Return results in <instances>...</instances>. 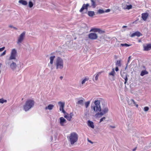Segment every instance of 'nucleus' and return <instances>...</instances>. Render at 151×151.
Returning <instances> with one entry per match:
<instances>
[{"mask_svg":"<svg viewBox=\"0 0 151 151\" xmlns=\"http://www.w3.org/2000/svg\"><path fill=\"white\" fill-rule=\"evenodd\" d=\"M67 138L70 144L73 145L78 141V135L76 132H73L71 133L67 137Z\"/></svg>","mask_w":151,"mask_h":151,"instance_id":"obj_1","label":"nucleus"},{"mask_svg":"<svg viewBox=\"0 0 151 151\" xmlns=\"http://www.w3.org/2000/svg\"><path fill=\"white\" fill-rule=\"evenodd\" d=\"M34 104L35 102L33 100L31 99L27 100L23 106L24 110L25 111H28L34 106Z\"/></svg>","mask_w":151,"mask_h":151,"instance_id":"obj_2","label":"nucleus"},{"mask_svg":"<svg viewBox=\"0 0 151 151\" xmlns=\"http://www.w3.org/2000/svg\"><path fill=\"white\" fill-rule=\"evenodd\" d=\"M55 65L57 69H62L63 67V61L62 58L58 57L56 59Z\"/></svg>","mask_w":151,"mask_h":151,"instance_id":"obj_3","label":"nucleus"},{"mask_svg":"<svg viewBox=\"0 0 151 151\" xmlns=\"http://www.w3.org/2000/svg\"><path fill=\"white\" fill-rule=\"evenodd\" d=\"M6 65H9L10 68L13 71L16 70L17 65L15 62H14L12 60H8L6 62Z\"/></svg>","mask_w":151,"mask_h":151,"instance_id":"obj_4","label":"nucleus"},{"mask_svg":"<svg viewBox=\"0 0 151 151\" xmlns=\"http://www.w3.org/2000/svg\"><path fill=\"white\" fill-rule=\"evenodd\" d=\"M25 34L26 32L25 31H24L21 34L19 37H18L17 43L20 46L21 45L22 42L24 40L25 37Z\"/></svg>","mask_w":151,"mask_h":151,"instance_id":"obj_5","label":"nucleus"},{"mask_svg":"<svg viewBox=\"0 0 151 151\" xmlns=\"http://www.w3.org/2000/svg\"><path fill=\"white\" fill-rule=\"evenodd\" d=\"M17 52L16 50L15 49H13L11 53V55L8 60H15V61H17L16 59V56L17 55Z\"/></svg>","mask_w":151,"mask_h":151,"instance_id":"obj_6","label":"nucleus"},{"mask_svg":"<svg viewBox=\"0 0 151 151\" xmlns=\"http://www.w3.org/2000/svg\"><path fill=\"white\" fill-rule=\"evenodd\" d=\"M55 58V56L53 55L50 56L49 58V59L50 60V63L48 64V66L50 68L51 70H52L53 68V63L54 60Z\"/></svg>","mask_w":151,"mask_h":151,"instance_id":"obj_7","label":"nucleus"},{"mask_svg":"<svg viewBox=\"0 0 151 151\" xmlns=\"http://www.w3.org/2000/svg\"><path fill=\"white\" fill-rule=\"evenodd\" d=\"M88 37L91 40H95L97 39L98 36L97 34L95 33H91L89 34Z\"/></svg>","mask_w":151,"mask_h":151,"instance_id":"obj_8","label":"nucleus"},{"mask_svg":"<svg viewBox=\"0 0 151 151\" xmlns=\"http://www.w3.org/2000/svg\"><path fill=\"white\" fill-rule=\"evenodd\" d=\"M143 50L147 51L151 49V43H149L147 44L146 45H143Z\"/></svg>","mask_w":151,"mask_h":151,"instance_id":"obj_9","label":"nucleus"},{"mask_svg":"<svg viewBox=\"0 0 151 151\" xmlns=\"http://www.w3.org/2000/svg\"><path fill=\"white\" fill-rule=\"evenodd\" d=\"M60 120V125L62 126H64V124L66 123V120L64 119L63 117H60L59 118Z\"/></svg>","mask_w":151,"mask_h":151,"instance_id":"obj_10","label":"nucleus"},{"mask_svg":"<svg viewBox=\"0 0 151 151\" xmlns=\"http://www.w3.org/2000/svg\"><path fill=\"white\" fill-rule=\"evenodd\" d=\"M90 32H98L99 33L101 34L104 32V31L101 30L100 29L96 28H93L91 29Z\"/></svg>","mask_w":151,"mask_h":151,"instance_id":"obj_11","label":"nucleus"},{"mask_svg":"<svg viewBox=\"0 0 151 151\" xmlns=\"http://www.w3.org/2000/svg\"><path fill=\"white\" fill-rule=\"evenodd\" d=\"M91 108L95 112L100 111H101L100 106H91Z\"/></svg>","mask_w":151,"mask_h":151,"instance_id":"obj_12","label":"nucleus"},{"mask_svg":"<svg viewBox=\"0 0 151 151\" xmlns=\"http://www.w3.org/2000/svg\"><path fill=\"white\" fill-rule=\"evenodd\" d=\"M89 6V5L88 4H84L81 9L80 10V12H82L84 9H86L87 10L88 7Z\"/></svg>","mask_w":151,"mask_h":151,"instance_id":"obj_13","label":"nucleus"},{"mask_svg":"<svg viewBox=\"0 0 151 151\" xmlns=\"http://www.w3.org/2000/svg\"><path fill=\"white\" fill-rule=\"evenodd\" d=\"M142 34L139 32H136L132 33L131 35V37H133L135 36H137L138 37H139L140 36H142Z\"/></svg>","mask_w":151,"mask_h":151,"instance_id":"obj_14","label":"nucleus"},{"mask_svg":"<svg viewBox=\"0 0 151 151\" xmlns=\"http://www.w3.org/2000/svg\"><path fill=\"white\" fill-rule=\"evenodd\" d=\"M148 15V14L147 13H142V17L144 20L146 21L147 19Z\"/></svg>","mask_w":151,"mask_h":151,"instance_id":"obj_15","label":"nucleus"},{"mask_svg":"<svg viewBox=\"0 0 151 151\" xmlns=\"http://www.w3.org/2000/svg\"><path fill=\"white\" fill-rule=\"evenodd\" d=\"M58 104L60 105V111H61L62 109H64L65 103H64L59 101L58 102Z\"/></svg>","mask_w":151,"mask_h":151,"instance_id":"obj_16","label":"nucleus"},{"mask_svg":"<svg viewBox=\"0 0 151 151\" xmlns=\"http://www.w3.org/2000/svg\"><path fill=\"white\" fill-rule=\"evenodd\" d=\"M128 103L129 105H132V103L135 105L137 107H138V105L137 104H136V102L133 99H131L130 101H128Z\"/></svg>","mask_w":151,"mask_h":151,"instance_id":"obj_17","label":"nucleus"},{"mask_svg":"<svg viewBox=\"0 0 151 151\" xmlns=\"http://www.w3.org/2000/svg\"><path fill=\"white\" fill-rule=\"evenodd\" d=\"M54 107V106L52 104H49L48 106L45 107V110H52Z\"/></svg>","mask_w":151,"mask_h":151,"instance_id":"obj_18","label":"nucleus"},{"mask_svg":"<svg viewBox=\"0 0 151 151\" xmlns=\"http://www.w3.org/2000/svg\"><path fill=\"white\" fill-rule=\"evenodd\" d=\"M35 0H30L28 3V6L29 7L32 8L33 6V3L35 2Z\"/></svg>","mask_w":151,"mask_h":151,"instance_id":"obj_19","label":"nucleus"},{"mask_svg":"<svg viewBox=\"0 0 151 151\" xmlns=\"http://www.w3.org/2000/svg\"><path fill=\"white\" fill-rule=\"evenodd\" d=\"M19 3L24 6H26L27 4V2L24 0H19Z\"/></svg>","mask_w":151,"mask_h":151,"instance_id":"obj_20","label":"nucleus"},{"mask_svg":"<svg viewBox=\"0 0 151 151\" xmlns=\"http://www.w3.org/2000/svg\"><path fill=\"white\" fill-rule=\"evenodd\" d=\"M88 124L89 127H91L92 128H94V127L93 122L90 120L88 121Z\"/></svg>","mask_w":151,"mask_h":151,"instance_id":"obj_21","label":"nucleus"},{"mask_svg":"<svg viewBox=\"0 0 151 151\" xmlns=\"http://www.w3.org/2000/svg\"><path fill=\"white\" fill-rule=\"evenodd\" d=\"M102 72H100L97 73L94 76V77H95V80L96 81L98 80L99 77L101 73Z\"/></svg>","mask_w":151,"mask_h":151,"instance_id":"obj_22","label":"nucleus"},{"mask_svg":"<svg viewBox=\"0 0 151 151\" xmlns=\"http://www.w3.org/2000/svg\"><path fill=\"white\" fill-rule=\"evenodd\" d=\"M103 115L102 112H98L95 115V116L96 117H100Z\"/></svg>","mask_w":151,"mask_h":151,"instance_id":"obj_23","label":"nucleus"},{"mask_svg":"<svg viewBox=\"0 0 151 151\" xmlns=\"http://www.w3.org/2000/svg\"><path fill=\"white\" fill-rule=\"evenodd\" d=\"M123 74H125V77H123V75L122 74H121V76L122 77L125 79V82H124V84H125L127 82V81L128 80L127 77V75L126 74H125V73H124Z\"/></svg>","mask_w":151,"mask_h":151,"instance_id":"obj_24","label":"nucleus"},{"mask_svg":"<svg viewBox=\"0 0 151 151\" xmlns=\"http://www.w3.org/2000/svg\"><path fill=\"white\" fill-rule=\"evenodd\" d=\"M64 117L69 121H70L71 120V117L70 115H69L68 114L65 115Z\"/></svg>","mask_w":151,"mask_h":151,"instance_id":"obj_25","label":"nucleus"},{"mask_svg":"<svg viewBox=\"0 0 151 151\" xmlns=\"http://www.w3.org/2000/svg\"><path fill=\"white\" fill-rule=\"evenodd\" d=\"M77 104L78 105H80L82 106L84 104V101L83 99L79 100L77 103Z\"/></svg>","mask_w":151,"mask_h":151,"instance_id":"obj_26","label":"nucleus"},{"mask_svg":"<svg viewBox=\"0 0 151 151\" xmlns=\"http://www.w3.org/2000/svg\"><path fill=\"white\" fill-rule=\"evenodd\" d=\"M148 73V72L146 71V70H144L142 71L140 75L141 76H143L144 75L147 74Z\"/></svg>","mask_w":151,"mask_h":151,"instance_id":"obj_27","label":"nucleus"},{"mask_svg":"<svg viewBox=\"0 0 151 151\" xmlns=\"http://www.w3.org/2000/svg\"><path fill=\"white\" fill-rule=\"evenodd\" d=\"M89 80V78L88 77H85L82 81L81 82V84L82 85H83L84 84L86 81H87Z\"/></svg>","mask_w":151,"mask_h":151,"instance_id":"obj_28","label":"nucleus"},{"mask_svg":"<svg viewBox=\"0 0 151 151\" xmlns=\"http://www.w3.org/2000/svg\"><path fill=\"white\" fill-rule=\"evenodd\" d=\"M88 15L90 17H92L94 15V12L93 11H88Z\"/></svg>","mask_w":151,"mask_h":151,"instance_id":"obj_29","label":"nucleus"},{"mask_svg":"<svg viewBox=\"0 0 151 151\" xmlns=\"http://www.w3.org/2000/svg\"><path fill=\"white\" fill-rule=\"evenodd\" d=\"M91 5L93 8H95L96 6L95 2L93 0H91Z\"/></svg>","mask_w":151,"mask_h":151,"instance_id":"obj_30","label":"nucleus"},{"mask_svg":"<svg viewBox=\"0 0 151 151\" xmlns=\"http://www.w3.org/2000/svg\"><path fill=\"white\" fill-rule=\"evenodd\" d=\"M116 65L120 67L121 66V61L120 60H117L116 64Z\"/></svg>","mask_w":151,"mask_h":151,"instance_id":"obj_31","label":"nucleus"},{"mask_svg":"<svg viewBox=\"0 0 151 151\" xmlns=\"http://www.w3.org/2000/svg\"><path fill=\"white\" fill-rule=\"evenodd\" d=\"M115 74V72L114 71V69H113L109 73V75H111L113 76H114Z\"/></svg>","mask_w":151,"mask_h":151,"instance_id":"obj_32","label":"nucleus"},{"mask_svg":"<svg viewBox=\"0 0 151 151\" xmlns=\"http://www.w3.org/2000/svg\"><path fill=\"white\" fill-rule=\"evenodd\" d=\"M7 100L4 99L3 98L0 99V103L3 104L4 103H6Z\"/></svg>","mask_w":151,"mask_h":151,"instance_id":"obj_33","label":"nucleus"},{"mask_svg":"<svg viewBox=\"0 0 151 151\" xmlns=\"http://www.w3.org/2000/svg\"><path fill=\"white\" fill-rule=\"evenodd\" d=\"M131 45H129L127 43L125 44H121V46L123 47V46H125V47H129Z\"/></svg>","mask_w":151,"mask_h":151,"instance_id":"obj_34","label":"nucleus"},{"mask_svg":"<svg viewBox=\"0 0 151 151\" xmlns=\"http://www.w3.org/2000/svg\"><path fill=\"white\" fill-rule=\"evenodd\" d=\"M100 102L99 101H96L94 102L95 106H100Z\"/></svg>","mask_w":151,"mask_h":151,"instance_id":"obj_35","label":"nucleus"},{"mask_svg":"<svg viewBox=\"0 0 151 151\" xmlns=\"http://www.w3.org/2000/svg\"><path fill=\"white\" fill-rule=\"evenodd\" d=\"M90 101H88L85 103V105L86 107V108H88V106L89 105V104H90Z\"/></svg>","mask_w":151,"mask_h":151,"instance_id":"obj_36","label":"nucleus"},{"mask_svg":"<svg viewBox=\"0 0 151 151\" xmlns=\"http://www.w3.org/2000/svg\"><path fill=\"white\" fill-rule=\"evenodd\" d=\"M98 13L99 14H103L104 13V11L103 10L99 9L98 12Z\"/></svg>","mask_w":151,"mask_h":151,"instance_id":"obj_37","label":"nucleus"},{"mask_svg":"<svg viewBox=\"0 0 151 151\" xmlns=\"http://www.w3.org/2000/svg\"><path fill=\"white\" fill-rule=\"evenodd\" d=\"M132 6L131 5H127V7L126 9H132Z\"/></svg>","mask_w":151,"mask_h":151,"instance_id":"obj_38","label":"nucleus"},{"mask_svg":"<svg viewBox=\"0 0 151 151\" xmlns=\"http://www.w3.org/2000/svg\"><path fill=\"white\" fill-rule=\"evenodd\" d=\"M149 109V108L148 107L146 106L144 107V110L145 111H147Z\"/></svg>","mask_w":151,"mask_h":151,"instance_id":"obj_39","label":"nucleus"},{"mask_svg":"<svg viewBox=\"0 0 151 151\" xmlns=\"http://www.w3.org/2000/svg\"><path fill=\"white\" fill-rule=\"evenodd\" d=\"M109 111L108 109L107 108H104V114L108 112Z\"/></svg>","mask_w":151,"mask_h":151,"instance_id":"obj_40","label":"nucleus"},{"mask_svg":"<svg viewBox=\"0 0 151 151\" xmlns=\"http://www.w3.org/2000/svg\"><path fill=\"white\" fill-rule=\"evenodd\" d=\"M6 52V50H5L1 55V56H2L5 55Z\"/></svg>","mask_w":151,"mask_h":151,"instance_id":"obj_41","label":"nucleus"},{"mask_svg":"<svg viewBox=\"0 0 151 151\" xmlns=\"http://www.w3.org/2000/svg\"><path fill=\"white\" fill-rule=\"evenodd\" d=\"M5 47H4L2 48H0V52L3 51L5 49Z\"/></svg>","mask_w":151,"mask_h":151,"instance_id":"obj_42","label":"nucleus"},{"mask_svg":"<svg viewBox=\"0 0 151 151\" xmlns=\"http://www.w3.org/2000/svg\"><path fill=\"white\" fill-rule=\"evenodd\" d=\"M110 11V9H108L106 10L105 11H104V12H109Z\"/></svg>","mask_w":151,"mask_h":151,"instance_id":"obj_43","label":"nucleus"},{"mask_svg":"<svg viewBox=\"0 0 151 151\" xmlns=\"http://www.w3.org/2000/svg\"><path fill=\"white\" fill-rule=\"evenodd\" d=\"M87 140L88 142L91 143V144H92L93 143V142L92 141H91V140H89L88 138L87 139Z\"/></svg>","mask_w":151,"mask_h":151,"instance_id":"obj_44","label":"nucleus"},{"mask_svg":"<svg viewBox=\"0 0 151 151\" xmlns=\"http://www.w3.org/2000/svg\"><path fill=\"white\" fill-rule=\"evenodd\" d=\"M115 70L116 71H118L119 70V68L117 67H116L115 68Z\"/></svg>","mask_w":151,"mask_h":151,"instance_id":"obj_45","label":"nucleus"},{"mask_svg":"<svg viewBox=\"0 0 151 151\" xmlns=\"http://www.w3.org/2000/svg\"><path fill=\"white\" fill-rule=\"evenodd\" d=\"M61 111H62V112L64 114H65V111L64 109H62V110Z\"/></svg>","mask_w":151,"mask_h":151,"instance_id":"obj_46","label":"nucleus"},{"mask_svg":"<svg viewBox=\"0 0 151 151\" xmlns=\"http://www.w3.org/2000/svg\"><path fill=\"white\" fill-rule=\"evenodd\" d=\"M9 28H13L14 27L12 25H10L9 26Z\"/></svg>","mask_w":151,"mask_h":151,"instance_id":"obj_47","label":"nucleus"},{"mask_svg":"<svg viewBox=\"0 0 151 151\" xmlns=\"http://www.w3.org/2000/svg\"><path fill=\"white\" fill-rule=\"evenodd\" d=\"M104 119V117L100 119V122H101L103 121V119Z\"/></svg>","mask_w":151,"mask_h":151,"instance_id":"obj_48","label":"nucleus"},{"mask_svg":"<svg viewBox=\"0 0 151 151\" xmlns=\"http://www.w3.org/2000/svg\"><path fill=\"white\" fill-rule=\"evenodd\" d=\"M69 115H70V116H71V118L72 117V116H73V113H70V114H68Z\"/></svg>","mask_w":151,"mask_h":151,"instance_id":"obj_49","label":"nucleus"},{"mask_svg":"<svg viewBox=\"0 0 151 151\" xmlns=\"http://www.w3.org/2000/svg\"><path fill=\"white\" fill-rule=\"evenodd\" d=\"M130 58H131V56H130L128 58V62L129 63V61L130 59Z\"/></svg>","mask_w":151,"mask_h":151,"instance_id":"obj_50","label":"nucleus"},{"mask_svg":"<svg viewBox=\"0 0 151 151\" xmlns=\"http://www.w3.org/2000/svg\"><path fill=\"white\" fill-rule=\"evenodd\" d=\"M13 28H14V29H15V30H17L18 29L17 28H16L15 27H13Z\"/></svg>","mask_w":151,"mask_h":151,"instance_id":"obj_51","label":"nucleus"},{"mask_svg":"<svg viewBox=\"0 0 151 151\" xmlns=\"http://www.w3.org/2000/svg\"><path fill=\"white\" fill-rule=\"evenodd\" d=\"M136 149H137V147H135L134 148L133 150V151H135L136 150Z\"/></svg>","mask_w":151,"mask_h":151,"instance_id":"obj_52","label":"nucleus"},{"mask_svg":"<svg viewBox=\"0 0 151 151\" xmlns=\"http://www.w3.org/2000/svg\"><path fill=\"white\" fill-rule=\"evenodd\" d=\"M63 78V77L62 76H61L60 77V78L61 80H62V79Z\"/></svg>","mask_w":151,"mask_h":151,"instance_id":"obj_53","label":"nucleus"},{"mask_svg":"<svg viewBox=\"0 0 151 151\" xmlns=\"http://www.w3.org/2000/svg\"><path fill=\"white\" fill-rule=\"evenodd\" d=\"M127 27V26H123L122 27V28H126V27Z\"/></svg>","mask_w":151,"mask_h":151,"instance_id":"obj_54","label":"nucleus"},{"mask_svg":"<svg viewBox=\"0 0 151 151\" xmlns=\"http://www.w3.org/2000/svg\"><path fill=\"white\" fill-rule=\"evenodd\" d=\"M111 127L112 128H115V126H111Z\"/></svg>","mask_w":151,"mask_h":151,"instance_id":"obj_55","label":"nucleus"},{"mask_svg":"<svg viewBox=\"0 0 151 151\" xmlns=\"http://www.w3.org/2000/svg\"><path fill=\"white\" fill-rule=\"evenodd\" d=\"M2 64L0 63V68H1V65H2Z\"/></svg>","mask_w":151,"mask_h":151,"instance_id":"obj_56","label":"nucleus"},{"mask_svg":"<svg viewBox=\"0 0 151 151\" xmlns=\"http://www.w3.org/2000/svg\"><path fill=\"white\" fill-rule=\"evenodd\" d=\"M93 81H94V80L93 78Z\"/></svg>","mask_w":151,"mask_h":151,"instance_id":"obj_57","label":"nucleus"},{"mask_svg":"<svg viewBox=\"0 0 151 151\" xmlns=\"http://www.w3.org/2000/svg\"><path fill=\"white\" fill-rule=\"evenodd\" d=\"M74 39H76V37Z\"/></svg>","mask_w":151,"mask_h":151,"instance_id":"obj_58","label":"nucleus"},{"mask_svg":"<svg viewBox=\"0 0 151 151\" xmlns=\"http://www.w3.org/2000/svg\"><path fill=\"white\" fill-rule=\"evenodd\" d=\"M140 42V40L139 41V42Z\"/></svg>","mask_w":151,"mask_h":151,"instance_id":"obj_59","label":"nucleus"}]
</instances>
